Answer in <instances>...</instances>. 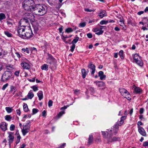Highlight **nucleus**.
I'll return each instance as SVG.
<instances>
[{
	"label": "nucleus",
	"mask_w": 148,
	"mask_h": 148,
	"mask_svg": "<svg viewBox=\"0 0 148 148\" xmlns=\"http://www.w3.org/2000/svg\"><path fill=\"white\" fill-rule=\"evenodd\" d=\"M108 23L107 21L102 20L100 22V23L101 25L106 24Z\"/></svg>",
	"instance_id": "49"
},
{
	"label": "nucleus",
	"mask_w": 148,
	"mask_h": 148,
	"mask_svg": "<svg viewBox=\"0 0 148 148\" xmlns=\"http://www.w3.org/2000/svg\"><path fill=\"white\" fill-rule=\"evenodd\" d=\"M42 116L44 117H45L46 116V112L45 110L43 111L42 112Z\"/></svg>",
	"instance_id": "60"
},
{
	"label": "nucleus",
	"mask_w": 148,
	"mask_h": 148,
	"mask_svg": "<svg viewBox=\"0 0 148 148\" xmlns=\"http://www.w3.org/2000/svg\"><path fill=\"white\" fill-rule=\"evenodd\" d=\"M93 138L91 134L89 135L88 141V144L90 145L92 144L93 142Z\"/></svg>",
	"instance_id": "19"
},
{
	"label": "nucleus",
	"mask_w": 148,
	"mask_h": 148,
	"mask_svg": "<svg viewBox=\"0 0 148 148\" xmlns=\"http://www.w3.org/2000/svg\"><path fill=\"white\" fill-rule=\"evenodd\" d=\"M31 88L33 89L34 92H36L38 90V87L36 85L32 86Z\"/></svg>",
	"instance_id": "40"
},
{
	"label": "nucleus",
	"mask_w": 148,
	"mask_h": 148,
	"mask_svg": "<svg viewBox=\"0 0 148 148\" xmlns=\"http://www.w3.org/2000/svg\"><path fill=\"white\" fill-rule=\"evenodd\" d=\"M26 28L25 29L26 30L25 33H24V36L23 38H29L32 37L34 34L32 33V30L31 28L29 27Z\"/></svg>",
	"instance_id": "5"
},
{
	"label": "nucleus",
	"mask_w": 148,
	"mask_h": 148,
	"mask_svg": "<svg viewBox=\"0 0 148 148\" xmlns=\"http://www.w3.org/2000/svg\"><path fill=\"white\" fill-rule=\"evenodd\" d=\"M41 69L42 70H44L46 71L48 70V68L47 65L46 64H44L41 66Z\"/></svg>",
	"instance_id": "31"
},
{
	"label": "nucleus",
	"mask_w": 148,
	"mask_h": 148,
	"mask_svg": "<svg viewBox=\"0 0 148 148\" xmlns=\"http://www.w3.org/2000/svg\"><path fill=\"white\" fill-rule=\"evenodd\" d=\"M17 134V139L16 141V144H18L20 142V139L21 138V137L19 134L18 133H16Z\"/></svg>",
	"instance_id": "30"
},
{
	"label": "nucleus",
	"mask_w": 148,
	"mask_h": 148,
	"mask_svg": "<svg viewBox=\"0 0 148 148\" xmlns=\"http://www.w3.org/2000/svg\"><path fill=\"white\" fill-rule=\"evenodd\" d=\"M8 141H9V145L10 146L11 144L12 143L14 140V133L13 132H10L8 133Z\"/></svg>",
	"instance_id": "9"
},
{
	"label": "nucleus",
	"mask_w": 148,
	"mask_h": 148,
	"mask_svg": "<svg viewBox=\"0 0 148 148\" xmlns=\"http://www.w3.org/2000/svg\"><path fill=\"white\" fill-rule=\"evenodd\" d=\"M29 130H30L28 129H27L25 128L22 129L21 131L23 135L25 136L27 133L29 132Z\"/></svg>",
	"instance_id": "24"
},
{
	"label": "nucleus",
	"mask_w": 148,
	"mask_h": 148,
	"mask_svg": "<svg viewBox=\"0 0 148 148\" xmlns=\"http://www.w3.org/2000/svg\"><path fill=\"white\" fill-rule=\"evenodd\" d=\"M6 18L5 15L3 13H0V21H1Z\"/></svg>",
	"instance_id": "32"
},
{
	"label": "nucleus",
	"mask_w": 148,
	"mask_h": 148,
	"mask_svg": "<svg viewBox=\"0 0 148 148\" xmlns=\"http://www.w3.org/2000/svg\"><path fill=\"white\" fill-rule=\"evenodd\" d=\"M16 112L17 115L20 116L21 114V111L19 109H17L16 110Z\"/></svg>",
	"instance_id": "62"
},
{
	"label": "nucleus",
	"mask_w": 148,
	"mask_h": 148,
	"mask_svg": "<svg viewBox=\"0 0 148 148\" xmlns=\"http://www.w3.org/2000/svg\"><path fill=\"white\" fill-rule=\"evenodd\" d=\"M66 145V143H64L62 145H60L59 147H57L56 148H64V146Z\"/></svg>",
	"instance_id": "52"
},
{
	"label": "nucleus",
	"mask_w": 148,
	"mask_h": 148,
	"mask_svg": "<svg viewBox=\"0 0 148 148\" xmlns=\"http://www.w3.org/2000/svg\"><path fill=\"white\" fill-rule=\"evenodd\" d=\"M4 33L7 36L9 37H10L12 36V34L11 33L8 31H6L4 32Z\"/></svg>",
	"instance_id": "38"
},
{
	"label": "nucleus",
	"mask_w": 148,
	"mask_h": 148,
	"mask_svg": "<svg viewBox=\"0 0 148 148\" xmlns=\"http://www.w3.org/2000/svg\"><path fill=\"white\" fill-rule=\"evenodd\" d=\"M126 118V116H122L119 121H118L114 125L113 127L112 130H111L110 131H113V134L114 135H116L117 133L118 130L119 126H121L124 123V120Z\"/></svg>",
	"instance_id": "3"
},
{
	"label": "nucleus",
	"mask_w": 148,
	"mask_h": 148,
	"mask_svg": "<svg viewBox=\"0 0 148 148\" xmlns=\"http://www.w3.org/2000/svg\"><path fill=\"white\" fill-rule=\"evenodd\" d=\"M65 112L64 111H62L60 112L58 114V117L60 118L61 116L63 114H64Z\"/></svg>",
	"instance_id": "41"
},
{
	"label": "nucleus",
	"mask_w": 148,
	"mask_h": 148,
	"mask_svg": "<svg viewBox=\"0 0 148 148\" xmlns=\"http://www.w3.org/2000/svg\"><path fill=\"white\" fill-rule=\"evenodd\" d=\"M131 88L132 89L134 90L135 92L137 93H141L142 91V90L141 88L139 87H136L134 85L131 87Z\"/></svg>",
	"instance_id": "17"
},
{
	"label": "nucleus",
	"mask_w": 148,
	"mask_h": 148,
	"mask_svg": "<svg viewBox=\"0 0 148 148\" xmlns=\"http://www.w3.org/2000/svg\"><path fill=\"white\" fill-rule=\"evenodd\" d=\"M84 10H85V11H86V12H91L92 11H93V12L94 11V10H90L88 8H85Z\"/></svg>",
	"instance_id": "56"
},
{
	"label": "nucleus",
	"mask_w": 148,
	"mask_h": 148,
	"mask_svg": "<svg viewBox=\"0 0 148 148\" xmlns=\"http://www.w3.org/2000/svg\"><path fill=\"white\" fill-rule=\"evenodd\" d=\"M73 31L72 29L71 28H68L66 29L65 30V32L67 33H70Z\"/></svg>",
	"instance_id": "44"
},
{
	"label": "nucleus",
	"mask_w": 148,
	"mask_h": 148,
	"mask_svg": "<svg viewBox=\"0 0 148 148\" xmlns=\"http://www.w3.org/2000/svg\"><path fill=\"white\" fill-rule=\"evenodd\" d=\"M79 38V37L77 36L75 37L72 41L71 43L73 44H75V43H76L78 40Z\"/></svg>",
	"instance_id": "35"
},
{
	"label": "nucleus",
	"mask_w": 148,
	"mask_h": 148,
	"mask_svg": "<svg viewBox=\"0 0 148 148\" xmlns=\"http://www.w3.org/2000/svg\"><path fill=\"white\" fill-rule=\"evenodd\" d=\"M108 130L109 131L111 132V133H110V132L108 133V132H105L102 131V135L104 137H105L106 136V135H107V138H108V137H109L112 134L115 135L113 134V131H110V130Z\"/></svg>",
	"instance_id": "16"
},
{
	"label": "nucleus",
	"mask_w": 148,
	"mask_h": 148,
	"mask_svg": "<svg viewBox=\"0 0 148 148\" xmlns=\"http://www.w3.org/2000/svg\"><path fill=\"white\" fill-rule=\"evenodd\" d=\"M22 50L25 52H26L27 53H29V49L27 48H26V49L24 48H23L22 49Z\"/></svg>",
	"instance_id": "51"
},
{
	"label": "nucleus",
	"mask_w": 148,
	"mask_h": 148,
	"mask_svg": "<svg viewBox=\"0 0 148 148\" xmlns=\"http://www.w3.org/2000/svg\"><path fill=\"white\" fill-rule=\"evenodd\" d=\"M25 29L21 27H18V28L17 32L18 36L20 37L23 38L25 37L24 33H25Z\"/></svg>",
	"instance_id": "8"
},
{
	"label": "nucleus",
	"mask_w": 148,
	"mask_h": 148,
	"mask_svg": "<svg viewBox=\"0 0 148 148\" xmlns=\"http://www.w3.org/2000/svg\"><path fill=\"white\" fill-rule=\"evenodd\" d=\"M12 118L10 115H7L5 116V119L8 121H10Z\"/></svg>",
	"instance_id": "33"
},
{
	"label": "nucleus",
	"mask_w": 148,
	"mask_h": 148,
	"mask_svg": "<svg viewBox=\"0 0 148 148\" xmlns=\"http://www.w3.org/2000/svg\"><path fill=\"white\" fill-rule=\"evenodd\" d=\"M143 145L145 147H148V142L146 141L144 143Z\"/></svg>",
	"instance_id": "64"
},
{
	"label": "nucleus",
	"mask_w": 148,
	"mask_h": 148,
	"mask_svg": "<svg viewBox=\"0 0 148 148\" xmlns=\"http://www.w3.org/2000/svg\"><path fill=\"white\" fill-rule=\"evenodd\" d=\"M47 63L51 65H54L56 62V60L53 57L51 56H49L47 60Z\"/></svg>",
	"instance_id": "12"
},
{
	"label": "nucleus",
	"mask_w": 148,
	"mask_h": 148,
	"mask_svg": "<svg viewBox=\"0 0 148 148\" xmlns=\"http://www.w3.org/2000/svg\"><path fill=\"white\" fill-rule=\"evenodd\" d=\"M7 23L8 25H9L10 27H11L12 25V22L10 21H7Z\"/></svg>",
	"instance_id": "59"
},
{
	"label": "nucleus",
	"mask_w": 148,
	"mask_h": 148,
	"mask_svg": "<svg viewBox=\"0 0 148 148\" xmlns=\"http://www.w3.org/2000/svg\"><path fill=\"white\" fill-rule=\"evenodd\" d=\"M99 76L100 77V79L101 80L105 79L106 77V75L103 74V72L102 71L99 72Z\"/></svg>",
	"instance_id": "20"
},
{
	"label": "nucleus",
	"mask_w": 148,
	"mask_h": 148,
	"mask_svg": "<svg viewBox=\"0 0 148 148\" xmlns=\"http://www.w3.org/2000/svg\"><path fill=\"white\" fill-rule=\"evenodd\" d=\"M10 89V91L11 92H14L13 93H14L16 90V87L13 86H11Z\"/></svg>",
	"instance_id": "37"
},
{
	"label": "nucleus",
	"mask_w": 148,
	"mask_h": 148,
	"mask_svg": "<svg viewBox=\"0 0 148 148\" xmlns=\"http://www.w3.org/2000/svg\"><path fill=\"white\" fill-rule=\"evenodd\" d=\"M39 111L36 108H33L32 109V114H34L37 113Z\"/></svg>",
	"instance_id": "43"
},
{
	"label": "nucleus",
	"mask_w": 148,
	"mask_h": 148,
	"mask_svg": "<svg viewBox=\"0 0 148 148\" xmlns=\"http://www.w3.org/2000/svg\"><path fill=\"white\" fill-rule=\"evenodd\" d=\"M138 128V131L139 133L142 135L145 136H146V132L145 130L143 127H139Z\"/></svg>",
	"instance_id": "15"
},
{
	"label": "nucleus",
	"mask_w": 148,
	"mask_h": 148,
	"mask_svg": "<svg viewBox=\"0 0 148 148\" xmlns=\"http://www.w3.org/2000/svg\"><path fill=\"white\" fill-rule=\"evenodd\" d=\"M143 21L144 22L145 24L148 21V19L147 18H144L143 20Z\"/></svg>",
	"instance_id": "61"
},
{
	"label": "nucleus",
	"mask_w": 148,
	"mask_h": 148,
	"mask_svg": "<svg viewBox=\"0 0 148 148\" xmlns=\"http://www.w3.org/2000/svg\"><path fill=\"white\" fill-rule=\"evenodd\" d=\"M69 107V106H64L63 107H62L60 109L62 110H64L66 109L67 108V107Z\"/></svg>",
	"instance_id": "57"
},
{
	"label": "nucleus",
	"mask_w": 148,
	"mask_h": 148,
	"mask_svg": "<svg viewBox=\"0 0 148 148\" xmlns=\"http://www.w3.org/2000/svg\"><path fill=\"white\" fill-rule=\"evenodd\" d=\"M21 71L20 70H18L16 71L14 73V75L17 77L18 76Z\"/></svg>",
	"instance_id": "42"
},
{
	"label": "nucleus",
	"mask_w": 148,
	"mask_h": 148,
	"mask_svg": "<svg viewBox=\"0 0 148 148\" xmlns=\"http://www.w3.org/2000/svg\"><path fill=\"white\" fill-rule=\"evenodd\" d=\"M35 2L33 0H25L23 4V7L26 10L30 12L33 13L35 8Z\"/></svg>",
	"instance_id": "2"
},
{
	"label": "nucleus",
	"mask_w": 148,
	"mask_h": 148,
	"mask_svg": "<svg viewBox=\"0 0 148 148\" xmlns=\"http://www.w3.org/2000/svg\"><path fill=\"white\" fill-rule=\"evenodd\" d=\"M34 94L32 92V90H30L28 92L27 97L29 99H32L34 96Z\"/></svg>",
	"instance_id": "25"
},
{
	"label": "nucleus",
	"mask_w": 148,
	"mask_h": 148,
	"mask_svg": "<svg viewBox=\"0 0 148 148\" xmlns=\"http://www.w3.org/2000/svg\"><path fill=\"white\" fill-rule=\"evenodd\" d=\"M53 101L52 100L49 101L48 102V106L49 107H51L52 106Z\"/></svg>",
	"instance_id": "53"
},
{
	"label": "nucleus",
	"mask_w": 148,
	"mask_h": 148,
	"mask_svg": "<svg viewBox=\"0 0 148 148\" xmlns=\"http://www.w3.org/2000/svg\"><path fill=\"white\" fill-rule=\"evenodd\" d=\"M86 25V23L85 22L81 23L79 24V26L81 27H84Z\"/></svg>",
	"instance_id": "54"
},
{
	"label": "nucleus",
	"mask_w": 148,
	"mask_h": 148,
	"mask_svg": "<svg viewBox=\"0 0 148 148\" xmlns=\"http://www.w3.org/2000/svg\"><path fill=\"white\" fill-rule=\"evenodd\" d=\"M5 110L8 113H11L12 111V108L8 107H6Z\"/></svg>",
	"instance_id": "39"
},
{
	"label": "nucleus",
	"mask_w": 148,
	"mask_h": 148,
	"mask_svg": "<svg viewBox=\"0 0 148 148\" xmlns=\"http://www.w3.org/2000/svg\"><path fill=\"white\" fill-rule=\"evenodd\" d=\"M133 58L134 62L140 66H142L143 65V62L141 59V57L139 56L138 54L136 53L134 55Z\"/></svg>",
	"instance_id": "4"
},
{
	"label": "nucleus",
	"mask_w": 148,
	"mask_h": 148,
	"mask_svg": "<svg viewBox=\"0 0 148 148\" xmlns=\"http://www.w3.org/2000/svg\"><path fill=\"white\" fill-rule=\"evenodd\" d=\"M98 15L100 18H102L104 16H106L107 14L105 10H103L99 13Z\"/></svg>",
	"instance_id": "22"
},
{
	"label": "nucleus",
	"mask_w": 148,
	"mask_h": 148,
	"mask_svg": "<svg viewBox=\"0 0 148 148\" xmlns=\"http://www.w3.org/2000/svg\"><path fill=\"white\" fill-rule=\"evenodd\" d=\"M122 96L125 98H126L128 100H130L131 99L130 94L128 91L125 93V95Z\"/></svg>",
	"instance_id": "23"
},
{
	"label": "nucleus",
	"mask_w": 148,
	"mask_h": 148,
	"mask_svg": "<svg viewBox=\"0 0 148 148\" xmlns=\"http://www.w3.org/2000/svg\"><path fill=\"white\" fill-rule=\"evenodd\" d=\"M75 44H73L72 45L71 47V51L73 52L75 48Z\"/></svg>",
	"instance_id": "45"
},
{
	"label": "nucleus",
	"mask_w": 148,
	"mask_h": 148,
	"mask_svg": "<svg viewBox=\"0 0 148 148\" xmlns=\"http://www.w3.org/2000/svg\"><path fill=\"white\" fill-rule=\"evenodd\" d=\"M7 124L4 122L1 123L0 125V127L2 130L5 131L7 130Z\"/></svg>",
	"instance_id": "18"
},
{
	"label": "nucleus",
	"mask_w": 148,
	"mask_h": 148,
	"mask_svg": "<svg viewBox=\"0 0 148 148\" xmlns=\"http://www.w3.org/2000/svg\"><path fill=\"white\" fill-rule=\"evenodd\" d=\"M30 122L29 121H26L25 124L23 125V128L30 130Z\"/></svg>",
	"instance_id": "21"
},
{
	"label": "nucleus",
	"mask_w": 148,
	"mask_h": 148,
	"mask_svg": "<svg viewBox=\"0 0 148 148\" xmlns=\"http://www.w3.org/2000/svg\"><path fill=\"white\" fill-rule=\"evenodd\" d=\"M82 73L83 78H85L86 75L87 74V72H86L85 69H83L82 70Z\"/></svg>",
	"instance_id": "27"
},
{
	"label": "nucleus",
	"mask_w": 148,
	"mask_h": 148,
	"mask_svg": "<svg viewBox=\"0 0 148 148\" xmlns=\"http://www.w3.org/2000/svg\"><path fill=\"white\" fill-rule=\"evenodd\" d=\"M74 93L75 94L77 95L79 93V90L78 89H75L74 90Z\"/></svg>",
	"instance_id": "63"
},
{
	"label": "nucleus",
	"mask_w": 148,
	"mask_h": 148,
	"mask_svg": "<svg viewBox=\"0 0 148 148\" xmlns=\"http://www.w3.org/2000/svg\"><path fill=\"white\" fill-rule=\"evenodd\" d=\"M24 110L26 112H27L28 110L27 106L26 103H24L23 106Z\"/></svg>",
	"instance_id": "36"
},
{
	"label": "nucleus",
	"mask_w": 148,
	"mask_h": 148,
	"mask_svg": "<svg viewBox=\"0 0 148 148\" xmlns=\"http://www.w3.org/2000/svg\"><path fill=\"white\" fill-rule=\"evenodd\" d=\"M12 75V72L10 71H5L2 76V79L3 82L9 79Z\"/></svg>",
	"instance_id": "6"
},
{
	"label": "nucleus",
	"mask_w": 148,
	"mask_h": 148,
	"mask_svg": "<svg viewBox=\"0 0 148 148\" xmlns=\"http://www.w3.org/2000/svg\"><path fill=\"white\" fill-rule=\"evenodd\" d=\"M143 123L141 121H138L137 123L138 128H139V127H142L140 126L143 125Z\"/></svg>",
	"instance_id": "48"
},
{
	"label": "nucleus",
	"mask_w": 148,
	"mask_h": 148,
	"mask_svg": "<svg viewBox=\"0 0 148 148\" xmlns=\"http://www.w3.org/2000/svg\"><path fill=\"white\" fill-rule=\"evenodd\" d=\"M15 126L14 125L12 124L11 125L10 127V130L11 131H13L15 129Z\"/></svg>",
	"instance_id": "47"
},
{
	"label": "nucleus",
	"mask_w": 148,
	"mask_h": 148,
	"mask_svg": "<svg viewBox=\"0 0 148 148\" xmlns=\"http://www.w3.org/2000/svg\"><path fill=\"white\" fill-rule=\"evenodd\" d=\"M103 32V30H99V32H97L96 33V34H97V35H99L101 34Z\"/></svg>",
	"instance_id": "55"
},
{
	"label": "nucleus",
	"mask_w": 148,
	"mask_h": 148,
	"mask_svg": "<svg viewBox=\"0 0 148 148\" xmlns=\"http://www.w3.org/2000/svg\"><path fill=\"white\" fill-rule=\"evenodd\" d=\"M26 18L29 20V21H30L31 22H34L35 21V16L32 13H27L26 14Z\"/></svg>",
	"instance_id": "11"
},
{
	"label": "nucleus",
	"mask_w": 148,
	"mask_h": 148,
	"mask_svg": "<svg viewBox=\"0 0 148 148\" xmlns=\"http://www.w3.org/2000/svg\"><path fill=\"white\" fill-rule=\"evenodd\" d=\"M6 68L8 70H12L14 69V67L13 65L8 64L6 66Z\"/></svg>",
	"instance_id": "34"
},
{
	"label": "nucleus",
	"mask_w": 148,
	"mask_h": 148,
	"mask_svg": "<svg viewBox=\"0 0 148 148\" xmlns=\"http://www.w3.org/2000/svg\"><path fill=\"white\" fill-rule=\"evenodd\" d=\"M39 100H41L43 98V92L42 91H39L37 93Z\"/></svg>",
	"instance_id": "26"
},
{
	"label": "nucleus",
	"mask_w": 148,
	"mask_h": 148,
	"mask_svg": "<svg viewBox=\"0 0 148 148\" xmlns=\"http://www.w3.org/2000/svg\"><path fill=\"white\" fill-rule=\"evenodd\" d=\"M119 91L122 95H125V93L127 91L125 88H121L119 89Z\"/></svg>",
	"instance_id": "28"
},
{
	"label": "nucleus",
	"mask_w": 148,
	"mask_h": 148,
	"mask_svg": "<svg viewBox=\"0 0 148 148\" xmlns=\"http://www.w3.org/2000/svg\"><path fill=\"white\" fill-rule=\"evenodd\" d=\"M123 51L122 50H121L119 51V55L120 56L121 58L122 59L123 58Z\"/></svg>",
	"instance_id": "46"
},
{
	"label": "nucleus",
	"mask_w": 148,
	"mask_h": 148,
	"mask_svg": "<svg viewBox=\"0 0 148 148\" xmlns=\"http://www.w3.org/2000/svg\"><path fill=\"white\" fill-rule=\"evenodd\" d=\"M47 11V8L43 4H37L35 5V8L33 14L38 16H42L45 14Z\"/></svg>",
	"instance_id": "1"
},
{
	"label": "nucleus",
	"mask_w": 148,
	"mask_h": 148,
	"mask_svg": "<svg viewBox=\"0 0 148 148\" xmlns=\"http://www.w3.org/2000/svg\"><path fill=\"white\" fill-rule=\"evenodd\" d=\"M30 82H35V78H31L30 79H27Z\"/></svg>",
	"instance_id": "50"
},
{
	"label": "nucleus",
	"mask_w": 148,
	"mask_h": 148,
	"mask_svg": "<svg viewBox=\"0 0 148 148\" xmlns=\"http://www.w3.org/2000/svg\"><path fill=\"white\" fill-rule=\"evenodd\" d=\"M88 66V68L91 69L92 70L91 74L92 75L94 74L95 70V65L93 64L91 62H90Z\"/></svg>",
	"instance_id": "14"
},
{
	"label": "nucleus",
	"mask_w": 148,
	"mask_h": 148,
	"mask_svg": "<svg viewBox=\"0 0 148 148\" xmlns=\"http://www.w3.org/2000/svg\"><path fill=\"white\" fill-rule=\"evenodd\" d=\"M20 23L21 27H29V20L27 19L26 17L21 19L20 21Z\"/></svg>",
	"instance_id": "7"
},
{
	"label": "nucleus",
	"mask_w": 148,
	"mask_h": 148,
	"mask_svg": "<svg viewBox=\"0 0 148 148\" xmlns=\"http://www.w3.org/2000/svg\"><path fill=\"white\" fill-rule=\"evenodd\" d=\"M7 51L3 50V49L0 47V56H4L7 54Z\"/></svg>",
	"instance_id": "29"
},
{
	"label": "nucleus",
	"mask_w": 148,
	"mask_h": 148,
	"mask_svg": "<svg viewBox=\"0 0 148 148\" xmlns=\"http://www.w3.org/2000/svg\"><path fill=\"white\" fill-rule=\"evenodd\" d=\"M112 135H113L112 134ZM110 136H111V135L108 138L107 140L108 143L109 142L111 143L116 141H119L120 140V138L119 137L115 136L112 137Z\"/></svg>",
	"instance_id": "10"
},
{
	"label": "nucleus",
	"mask_w": 148,
	"mask_h": 148,
	"mask_svg": "<svg viewBox=\"0 0 148 148\" xmlns=\"http://www.w3.org/2000/svg\"><path fill=\"white\" fill-rule=\"evenodd\" d=\"M87 36L88 38H91L92 37V34L90 33H88L87 34Z\"/></svg>",
	"instance_id": "58"
},
{
	"label": "nucleus",
	"mask_w": 148,
	"mask_h": 148,
	"mask_svg": "<svg viewBox=\"0 0 148 148\" xmlns=\"http://www.w3.org/2000/svg\"><path fill=\"white\" fill-rule=\"evenodd\" d=\"M21 66L24 69H30L31 67L30 65L28 63L24 61L21 62Z\"/></svg>",
	"instance_id": "13"
}]
</instances>
